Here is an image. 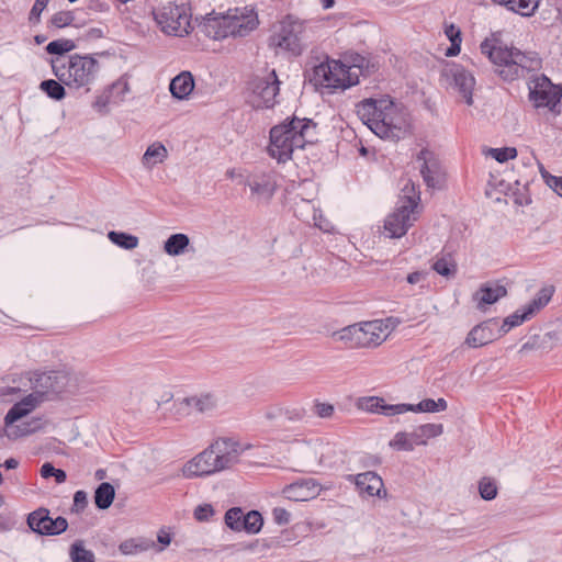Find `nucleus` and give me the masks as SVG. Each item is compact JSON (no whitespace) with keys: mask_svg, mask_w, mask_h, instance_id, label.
I'll use <instances>...</instances> for the list:
<instances>
[{"mask_svg":"<svg viewBox=\"0 0 562 562\" xmlns=\"http://www.w3.org/2000/svg\"><path fill=\"white\" fill-rule=\"evenodd\" d=\"M553 183L554 192L562 196V178H553Z\"/></svg>","mask_w":562,"mask_h":562,"instance_id":"64","label":"nucleus"},{"mask_svg":"<svg viewBox=\"0 0 562 562\" xmlns=\"http://www.w3.org/2000/svg\"><path fill=\"white\" fill-rule=\"evenodd\" d=\"M213 513H214V510L211 505H209V504L199 505L194 509V517L199 521H204V520H207L213 515Z\"/></svg>","mask_w":562,"mask_h":562,"instance_id":"52","label":"nucleus"},{"mask_svg":"<svg viewBox=\"0 0 562 562\" xmlns=\"http://www.w3.org/2000/svg\"><path fill=\"white\" fill-rule=\"evenodd\" d=\"M305 40L304 22L288 15L280 22L278 30L270 37V43L274 47L282 48L294 56H299L304 49Z\"/></svg>","mask_w":562,"mask_h":562,"instance_id":"12","label":"nucleus"},{"mask_svg":"<svg viewBox=\"0 0 562 562\" xmlns=\"http://www.w3.org/2000/svg\"><path fill=\"white\" fill-rule=\"evenodd\" d=\"M314 412L321 418H329L334 415L335 407L329 403L316 401L314 404Z\"/></svg>","mask_w":562,"mask_h":562,"instance_id":"50","label":"nucleus"},{"mask_svg":"<svg viewBox=\"0 0 562 562\" xmlns=\"http://www.w3.org/2000/svg\"><path fill=\"white\" fill-rule=\"evenodd\" d=\"M316 123L310 119L293 116L270 130L269 155L278 162L291 159L295 149H303L306 144L317 140Z\"/></svg>","mask_w":562,"mask_h":562,"instance_id":"2","label":"nucleus"},{"mask_svg":"<svg viewBox=\"0 0 562 562\" xmlns=\"http://www.w3.org/2000/svg\"><path fill=\"white\" fill-rule=\"evenodd\" d=\"M353 68L339 60H327L314 67V80L328 89L345 90L359 82L358 74L352 70Z\"/></svg>","mask_w":562,"mask_h":562,"instance_id":"8","label":"nucleus"},{"mask_svg":"<svg viewBox=\"0 0 562 562\" xmlns=\"http://www.w3.org/2000/svg\"><path fill=\"white\" fill-rule=\"evenodd\" d=\"M529 101L536 109H548L555 115L560 113L559 103L562 97L560 86L543 74H533L528 79Z\"/></svg>","mask_w":562,"mask_h":562,"instance_id":"9","label":"nucleus"},{"mask_svg":"<svg viewBox=\"0 0 562 562\" xmlns=\"http://www.w3.org/2000/svg\"><path fill=\"white\" fill-rule=\"evenodd\" d=\"M69 557L72 562H94V554L86 549L82 540H76L69 550Z\"/></svg>","mask_w":562,"mask_h":562,"instance_id":"38","label":"nucleus"},{"mask_svg":"<svg viewBox=\"0 0 562 562\" xmlns=\"http://www.w3.org/2000/svg\"><path fill=\"white\" fill-rule=\"evenodd\" d=\"M111 97L110 94H105V95H100L97 98L95 102H94V108L101 110L103 108H105L110 102H111Z\"/></svg>","mask_w":562,"mask_h":562,"instance_id":"60","label":"nucleus"},{"mask_svg":"<svg viewBox=\"0 0 562 562\" xmlns=\"http://www.w3.org/2000/svg\"><path fill=\"white\" fill-rule=\"evenodd\" d=\"M56 472V468H54V465L49 462H46L42 465L41 468V475L44 477V479H48L50 476H53Z\"/></svg>","mask_w":562,"mask_h":562,"instance_id":"59","label":"nucleus"},{"mask_svg":"<svg viewBox=\"0 0 562 562\" xmlns=\"http://www.w3.org/2000/svg\"><path fill=\"white\" fill-rule=\"evenodd\" d=\"M50 65L53 74L60 82L77 89L89 86L99 70L97 59L89 55H71L68 61L55 58L50 60Z\"/></svg>","mask_w":562,"mask_h":562,"instance_id":"5","label":"nucleus"},{"mask_svg":"<svg viewBox=\"0 0 562 562\" xmlns=\"http://www.w3.org/2000/svg\"><path fill=\"white\" fill-rule=\"evenodd\" d=\"M244 183L249 187L251 198L258 202L270 201L277 190V180L273 172H255L249 175Z\"/></svg>","mask_w":562,"mask_h":562,"instance_id":"19","label":"nucleus"},{"mask_svg":"<svg viewBox=\"0 0 562 562\" xmlns=\"http://www.w3.org/2000/svg\"><path fill=\"white\" fill-rule=\"evenodd\" d=\"M220 471L211 445L202 452L189 460L182 469L186 477H202L215 474Z\"/></svg>","mask_w":562,"mask_h":562,"instance_id":"18","label":"nucleus"},{"mask_svg":"<svg viewBox=\"0 0 562 562\" xmlns=\"http://www.w3.org/2000/svg\"><path fill=\"white\" fill-rule=\"evenodd\" d=\"M258 25V18L254 9L234 8L225 13L211 12L201 21V32L214 41L226 37H244Z\"/></svg>","mask_w":562,"mask_h":562,"instance_id":"4","label":"nucleus"},{"mask_svg":"<svg viewBox=\"0 0 562 562\" xmlns=\"http://www.w3.org/2000/svg\"><path fill=\"white\" fill-rule=\"evenodd\" d=\"M190 244L188 235L182 233L172 234L164 244V250L169 256H180L184 254Z\"/></svg>","mask_w":562,"mask_h":562,"instance_id":"31","label":"nucleus"},{"mask_svg":"<svg viewBox=\"0 0 562 562\" xmlns=\"http://www.w3.org/2000/svg\"><path fill=\"white\" fill-rule=\"evenodd\" d=\"M432 269L442 277H454L457 273V263L451 254H443L438 257L432 265Z\"/></svg>","mask_w":562,"mask_h":562,"instance_id":"35","label":"nucleus"},{"mask_svg":"<svg viewBox=\"0 0 562 562\" xmlns=\"http://www.w3.org/2000/svg\"><path fill=\"white\" fill-rule=\"evenodd\" d=\"M225 524L234 531L256 535L263 526V518L258 510H250L245 514L241 508L233 507L225 513Z\"/></svg>","mask_w":562,"mask_h":562,"instance_id":"16","label":"nucleus"},{"mask_svg":"<svg viewBox=\"0 0 562 562\" xmlns=\"http://www.w3.org/2000/svg\"><path fill=\"white\" fill-rule=\"evenodd\" d=\"M48 1L49 0H35L29 15V21L31 23L37 24L41 21V14L47 7Z\"/></svg>","mask_w":562,"mask_h":562,"instance_id":"49","label":"nucleus"},{"mask_svg":"<svg viewBox=\"0 0 562 562\" xmlns=\"http://www.w3.org/2000/svg\"><path fill=\"white\" fill-rule=\"evenodd\" d=\"M417 160L422 162L420 173L427 187L440 188L443 182V173L434 153L424 148L418 153Z\"/></svg>","mask_w":562,"mask_h":562,"instance_id":"20","label":"nucleus"},{"mask_svg":"<svg viewBox=\"0 0 562 562\" xmlns=\"http://www.w3.org/2000/svg\"><path fill=\"white\" fill-rule=\"evenodd\" d=\"M88 505V497L85 491H77L74 495V504L71 510L75 513L82 512Z\"/></svg>","mask_w":562,"mask_h":562,"instance_id":"51","label":"nucleus"},{"mask_svg":"<svg viewBox=\"0 0 562 562\" xmlns=\"http://www.w3.org/2000/svg\"><path fill=\"white\" fill-rule=\"evenodd\" d=\"M74 20L75 16L71 11H59L52 16L50 23L53 26L61 29L70 25L74 22Z\"/></svg>","mask_w":562,"mask_h":562,"instance_id":"46","label":"nucleus"},{"mask_svg":"<svg viewBox=\"0 0 562 562\" xmlns=\"http://www.w3.org/2000/svg\"><path fill=\"white\" fill-rule=\"evenodd\" d=\"M539 5V0H510L509 11L522 16H530Z\"/></svg>","mask_w":562,"mask_h":562,"instance_id":"41","label":"nucleus"},{"mask_svg":"<svg viewBox=\"0 0 562 562\" xmlns=\"http://www.w3.org/2000/svg\"><path fill=\"white\" fill-rule=\"evenodd\" d=\"M68 376L64 372L42 373L37 376L33 393L41 396V403L53 400L66 390Z\"/></svg>","mask_w":562,"mask_h":562,"instance_id":"17","label":"nucleus"},{"mask_svg":"<svg viewBox=\"0 0 562 562\" xmlns=\"http://www.w3.org/2000/svg\"><path fill=\"white\" fill-rule=\"evenodd\" d=\"M553 292L554 290L552 286H546L540 289L529 303L518 308L515 313L507 316L503 321V324L499 328L502 335L506 334L513 327L522 324L525 321L530 319L537 313H539L550 302Z\"/></svg>","mask_w":562,"mask_h":562,"instance_id":"13","label":"nucleus"},{"mask_svg":"<svg viewBox=\"0 0 562 562\" xmlns=\"http://www.w3.org/2000/svg\"><path fill=\"white\" fill-rule=\"evenodd\" d=\"M445 32L450 42H452V40H458L459 42L462 41L460 29L454 26L453 24L448 25Z\"/></svg>","mask_w":562,"mask_h":562,"instance_id":"57","label":"nucleus"},{"mask_svg":"<svg viewBox=\"0 0 562 562\" xmlns=\"http://www.w3.org/2000/svg\"><path fill=\"white\" fill-rule=\"evenodd\" d=\"M130 91V86L126 81L119 80L110 88V97L115 103L124 101L125 94Z\"/></svg>","mask_w":562,"mask_h":562,"instance_id":"45","label":"nucleus"},{"mask_svg":"<svg viewBox=\"0 0 562 562\" xmlns=\"http://www.w3.org/2000/svg\"><path fill=\"white\" fill-rule=\"evenodd\" d=\"M405 406L409 407L407 412L436 413L446 411L448 403L445 398H438L437 401L432 398H425L416 405L405 404Z\"/></svg>","mask_w":562,"mask_h":562,"instance_id":"34","label":"nucleus"},{"mask_svg":"<svg viewBox=\"0 0 562 562\" xmlns=\"http://www.w3.org/2000/svg\"><path fill=\"white\" fill-rule=\"evenodd\" d=\"M283 416L286 420L296 423L301 422L306 416V411L301 405H292L286 407H280L274 413H268L267 416L272 418L274 416Z\"/></svg>","mask_w":562,"mask_h":562,"instance_id":"36","label":"nucleus"},{"mask_svg":"<svg viewBox=\"0 0 562 562\" xmlns=\"http://www.w3.org/2000/svg\"><path fill=\"white\" fill-rule=\"evenodd\" d=\"M283 492L289 499L306 502L319 494L321 485L314 479H305L288 485Z\"/></svg>","mask_w":562,"mask_h":562,"instance_id":"23","label":"nucleus"},{"mask_svg":"<svg viewBox=\"0 0 562 562\" xmlns=\"http://www.w3.org/2000/svg\"><path fill=\"white\" fill-rule=\"evenodd\" d=\"M356 112L362 123L382 139L397 142L412 133L411 113L390 95L364 99L356 105Z\"/></svg>","mask_w":562,"mask_h":562,"instance_id":"1","label":"nucleus"},{"mask_svg":"<svg viewBox=\"0 0 562 562\" xmlns=\"http://www.w3.org/2000/svg\"><path fill=\"white\" fill-rule=\"evenodd\" d=\"M154 18L160 30L168 35L183 36L192 29L190 9L186 4L169 2L155 10Z\"/></svg>","mask_w":562,"mask_h":562,"instance_id":"10","label":"nucleus"},{"mask_svg":"<svg viewBox=\"0 0 562 562\" xmlns=\"http://www.w3.org/2000/svg\"><path fill=\"white\" fill-rule=\"evenodd\" d=\"M41 404V396L33 392L24 396L20 402L15 403L7 413L4 423L10 427L19 419L33 412Z\"/></svg>","mask_w":562,"mask_h":562,"instance_id":"25","label":"nucleus"},{"mask_svg":"<svg viewBox=\"0 0 562 562\" xmlns=\"http://www.w3.org/2000/svg\"><path fill=\"white\" fill-rule=\"evenodd\" d=\"M280 91V81L276 70L269 71L263 77H255L248 83L247 103L256 109H271L277 103Z\"/></svg>","mask_w":562,"mask_h":562,"instance_id":"11","label":"nucleus"},{"mask_svg":"<svg viewBox=\"0 0 562 562\" xmlns=\"http://www.w3.org/2000/svg\"><path fill=\"white\" fill-rule=\"evenodd\" d=\"M211 447L221 472L235 467L244 451L250 448L231 437H220L211 443Z\"/></svg>","mask_w":562,"mask_h":562,"instance_id":"14","label":"nucleus"},{"mask_svg":"<svg viewBox=\"0 0 562 562\" xmlns=\"http://www.w3.org/2000/svg\"><path fill=\"white\" fill-rule=\"evenodd\" d=\"M18 465H19V461L14 458H9L3 463V467L8 470L16 469Z\"/></svg>","mask_w":562,"mask_h":562,"instance_id":"63","label":"nucleus"},{"mask_svg":"<svg viewBox=\"0 0 562 562\" xmlns=\"http://www.w3.org/2000/svg\"><path fill=\"white\" fill-rule=\"evenodd\" d=\"M460 45H461V42H459L458 40H452L451 46L447 49L446 55L447 56L458 55L460 53Z\"/></svg>","mask_w":562,"mask_h":562,"instance_id":"61","label":"nucleus"},{"mask_svg":"<svg viewBox=\"0 0 562 562\" xmlns=\"http://www.w3.org/2000/svg\"><path fill=\"white\" fill-rule=\"evenodd\" d=\"M76 48V44L72 40L61 38L52 41L46 46V52L50 55H63L69 53Z\"/></svg>","mask_w":562,"mask_h":562,"instance_id":"43","label":"nucleus"},{"mask_svg":"<svg viewBox=\"0 0 562 562\" xmlns=\"http://www.w3.org/2000/svg\"><path fill=\"white\" fill-rule=\"evenodd\" d=\"M403 192L395 211L384 221V229L390 238L404 236L417 220L419 195L415 193L414 184H406Z\"/></svg>","mask_w":562,"mask_h":562,"instance_id":"7","label":"nucleus"},{"mask_svg":"<svg viewBox=\"0 0 562 562\" xmlns=\"http://www.w3.org/2000/svg\"><path fill=\"white\" fill-rule=\"evenodd\" d=\"M40 89L53 100L59 101L65 98L66 90L63 82L54 79L43 80L40 85Z\"/></svg>","mask_w":562,"mask_h":562,"instance_id":"39","label":"nucleus"},{"mask_svg":"<svg viewBox=\"0 0 562 562\" xmlns=\"http://www.w3.org/2000/svg\"><path fill=\"white\" fill-rule=\"evenodd\" d=\"M442 431L441 424H425L414 429L411 435L415 446H420L426 445L428 439L440 436Z\"/></svg>","mask_w":562,"mask_h":562,"instance_id":"30","label":"nucleus"},{"mask_svg":"<svg viewBox=\"0 0 562 562\" xmlns=\"http://www.w3.org/2000/svg\"><path fill=\"white\" fill-rule=\"evenodd\" d=\"M451 71L454 87L461 93L467 104L471 105L473 103L472 91L475 85L474 77L462 67H456Z\"/></svg>","mask_w":562,"mask_h":562,"instance_id":"27","label":"nucleus"},{"mask_svg":"<svg viewBox=\"0 0 562 562\" xmlns=\"http://www.w3.org/2000/svg\"><path fill=\"white\" fill-rule=\"evenodd\" d=\"M515 184L517 186V191L514 192V202L517 204V205H528L531 200H530V196L529 194L527 193V186H528V182H525L522 186L520 183L519 180H516L515 181Z\"/></svg>","mask_w":562,"mask_h":562,"instance_id":"48","label":"nucleus"},{"mask_svg":"<svg viewBox=\"0 0 562 562\" xmlns=\"http://www.w3.org/2000/svg\"><path fill=\"white\" fill-rule=\"evenodd\" d=\"M356 407L367 413L381 414L384 416L404 414L409 408L406 407L405 404H385L384 398L380 396L359 397L356 402Z\"/></svg>","mask_w":562,"mask_h":562,"instance_id":"21","label":"nucleus"},{"mask_svg":"<svg viewBox=\"0 0 562 562\" xmlns=\"http://www.w3.org/2000/svg\"><path fill=\"white\" fill-rule=\"evenodd\" d=\"M480 49L496 67L495 71L507 81L537 72L542 67V60L536 53H524L515 47L501 46L496 40H484Z\"/></svg>","mask_w":562,"mask_h":562,"instance_id":"3","label":"nucleus"},{"mask_svg":"<svg viewBox=\"0 0 562 562\" xmlns=\"http://www.w3.org/2000/svg\"><path fill=\"white\" fill-rule=\"evenodd\" d=\"M157 541L162 544V547H160L158 549L159 552L164 551L165 547L169 546L170 542H171V537H170V533L167 532L166 530L161 529L159 530L158 535H157Z\"/></svg>","mask_w":562,"mask_h":562,"instance_id":"56","label":"nucleus"},{"mask_svg":"<svg viewBox=\"0 0 562 562\" xmlns=\"http://www.w3.org/2000/svg\"><path fill=\"white\" fill-rule=\"evenodd\" d=\"M389 334V325L382 319H374L346 326L334 331L331 336L348 348H374L380 346Z\"/></svg>","mask_w":562,"mask_h":562,"instance_id":"6","label":"nucleus"},{"mask_svg":"<svg viewBox=\"0 0 562 562\" xmlns=\"http://www.w3.org/2000/svg\"><path fill=\"white\" fill-rule=\"evenodd\" d=\"M544 339L553 341L554 345H561L562 344V325L553 330L548 331L543 337V340Z\"/></svg>","mask_w":562,"mask_h":562,"instance_id":"55","label":"nucleus"},{"mask_svg":"<svg viewBox=\"0 0 562 562\" xmlns=\"http://www.w3.org/2000/svg\"><path fill=\"white\" fill-rule=\"evenodd\" d=\"M194 89V78L190 71H182L177 75L169 85L173 98L186 100Z\"/></svg>","mask_w":562,"mask_h":562,"instance_id":"28","label":"nucleus"},{"mask_svg":"<svg viewBox=\"0 0 562 562\" xmlns=\"http://www.w3.org/2000/svg\"><path fill=\"white\" fill-rule=\"evenodd\" d=\"M20 392H21L20 387H15V386H5V387L0 389V395H2V396L18 394Z\"/></svg>","mask_w":562,"mask_h":562,"instance_id":"62","label":"nucleus"},{"mask_svg":"<svg viewBox=\"0 0 562 562\" xmlns=\"http://www.w3.org/2000/svg\"><path fill=\"white\" fill-rule=\"evenodd\" d=\"M180 405L190 412L207 414L218 408L220 398L214 393L204 392L182 398Z\"/></svg>","mask_w":562,"mask_h":562,"instance_id":"24","label":"nucleus"},{"mask_svg":"<svg viewBox=\"0 0 562 562\" xmlns=\"http://www.w3.org/2000/svg\"><path fill=\"white\" fill-rule=\"evenodd\" d=\"M480 303L493 304L506 295L507 291L503 285L484 286L480 290Z\"/></svg>","mask_w":562,"mask_h":562,"instance_id":"40","label":"nucleus"},{"mask_svg":"<svg viewBox=\"0 0 562 562\" xmlns=\"http://www.w3.org/2000/svg\"><path fill=\"white\" fill-rule=\"evenodd\" d=\"M29 527L42 536H57L65 532L68 528L66 518L58 516L52 518L47 508L41 507L27 516Z\"/></svg>","mask_w":562,"mask_h":562,"instance_id":"15","label":"nucleus"},{"mask_svg":"<svg viewBox=\"0 0 562 562\" xmlns=\"http://www.w3.org/2000/svg\"><path fill=\"white\" fill-rule=\"evenodd\" d=\"M426 273L424 271H415L407 276L406 280L411 284L419 283L425 280Z\"/></svg>","mask_w":562,"mask_h":562,"instance_id":"58","label":"nucleus"},{"mask_svg":"<svg viewBox=\"0 0 562 562\" xmlns=\"http://www.w3.org/2000/svg\"><path fill=\"white\" fill-rule=\"evenodd\" d=\"M155 547V542L146 538H132L127 539L119 546L121 553L128 555L138 552L147 551Z\"/></svg>","mask_w":562,"mask_h":562,"instance_id":"32","label":"nucleus"},{"mask_svg":"<svg viewBox=\"0 0 562 562\" xmlns=\"http://www.w3.org/2000/svg\"><path fill=\"white\" fill-rule=\"evenodd\" d=\"M108 238L116 246L127 250L138 246V237L127 233L111 231L108 234Z\"/></svg>","mask_w":562,"mask_h":562,"instance_id":"37","label":"nucleus"},{"mask_svg":"<svg viewBox=\"0 0 562 562\" xmlns=\"http://www.w3.org/2000/svg\"><path fill=\"white\" fill-rule=\"evenodd\" d=\"M349 479L355 482L357 490L361 495L369 497L378 496L380 498H384L387 495L383 480L373 471L350 475Z\"/></svg>","mask_w":562,"mask_h":562,"instance_id":"22","label":"nucleus"},{"mask_svg":"<svg viewBox=\"0 0 562 562\" xmlns=\"http://www.w3.org/2000/svg\"><path fill=\"white\" fill-rule=\"evenodd\" d=\"M272 516H273L274 521L278 525L289 524L290 517H291L290 513L285 508H282V507L273 508Z\"/></svg>","mask_w":562,"mask_h":562,"instance_id":"54","label":"nucleus"},{"mask_svg":"<svg viewBox=\"0 0 562 562\" xmlns=\"http://www.w3.org/2000/svg\"><path fill=\"white\" fill-rule=\"evenodd\" d=\"M168 157V150L160 142H155L147 147L143 157V166L151 170L156 165L164 162Z\"/></svg>","mask_w":562,"mask_h":562,"instance_id":"29","label":"nucleus"},{"mask_svg":"<svg viewBox=\"0 0 562 562\" xmlns=\"http://www.w3.org/2000/svg\"><path fill=\"white\" fill-rule=\"evenodd\" d=\"M389 445L397 451H412L415 447L411 432L406 431L396 432Z\"/></svg>","mask_w":562,"mask_h":562,"instance_id":"42","label":"nucleus"},{"mask_svg":"<svg viewBox=\"0 0 562 562\" xmlns=\"http://www.w3.org/2000/svg\"><path fill=\"white\" fill-rule=\"evenodd\" d=\"M115 497V490L108 482L101 483L94 492V503L99 509H108Z\"/></svg>","mask_w":562,"mask_h":562,"instance_id":"33","label":"nucleus"},{"mask_svg":"<svg viewBox=\"0 0 562 562\" xmlns=\"http://www.w3.org/2000/svg\"><path fill=\"white\" fill-rule=\"evenodd\" d=\"M542 345L543 341H541L540 337L535 335L520 347L519 353L525 355L531 350L541 348Z\"/></svg>","mask_w":562,"mask_h":562,"instance_id":"53","label":"nucleus"},{"mask_svg":"<svg viewBox=\"0 0 562 562\" xmlns=\"http://www.w3.org/2000/svg\"><path fill=\"white\" fill-rule=\"evenodd\" d=\"M491 156L498 162H505L514 159L517 156V150L514 147L492 148L490 149Z\"/></svg>","mask_w":562,"mask_h":562,"instance_id":"47","label":"nucleus"},{"mask_svg":"<svg viewBox=\"0 0 562 562\" xmlns=\"http://www.w3.org/2000/svg\"><path fill=\"white\" fill-rule=\"evenodd\" d=\"M496 322L490 319L474 326L468 334L464 344L470 348H479L495 339L494 326Z\"/></svg>","mask_w":562,"mask_h":562,"instance_id":"26","label":"nucleus"},{"mask_svg":"<svg viewBox=\"0 0 562 562\" xmlns=\"http://www.w3.org/2000/svg\"><path fill=\"white\" fill-rule=\"evenodd\" d=\"M479 493L485 501H492L497 495V486L491 477H482L479 482Z\"/></svg>","mask_w":562,"mask_h":562,"instance_id":"44","label":"nucleus"}]
</instances>
